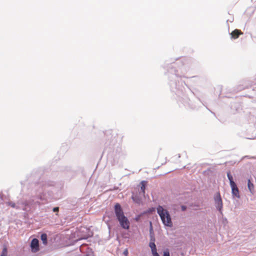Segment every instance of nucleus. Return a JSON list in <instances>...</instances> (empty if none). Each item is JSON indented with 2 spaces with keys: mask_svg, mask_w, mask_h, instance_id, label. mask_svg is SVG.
I'll return each instance as SVG.
<instances>
[{
  "mask_svg": "<svg viewBox=\"0 0 256 256\" xmlns=\"http://www.w3.org/2000/svg\"><path fill=\"white\" fill-rule=\"evenodd\" d=\"M189 62L190 60L186 58H177L175 62H169L166 61L162 66L165 70L164 74L168 78V84L172 96L178 103H182L187 108L198 110L202 104L213 113L200 98L197 99L199 104L196 102H193L185 94L184 86L186 85L181 78H185V74L189 70Z\"/></svg>",
  "mask_w": 256,
  "mask_h": 256,
  "instance_id": "nucleus-1",
  "label": "nucleus"
},
{
  "mask_svg": "<svg viewBox=\"0 0 256 256\" xmlns=\"http://www.w3.org/2000/svg\"><path fill=\"white\" fill-rule=\"evenodd\" d=\"M44 173L42 168L34 170L22 188L23 192L30 197L33 204H40L49 200L59 199L62 196L61 184L44 180Z\"/></svg>",
  "mask_w": 256,
  "mask_h": 256,
  "instance_id": "nucleus-2",
  "label": "nucleus"
},
{
  "mask_svg": "<svg viewBox=\"0 0 256 256\" xmlns=\"http://www.w3.org/2000/svg\"><path fill=\"white\" fill-rule=\"evenodd\" d=\"M106 140L102 155H106L112 165L118 164L125 158V152L122 150L120 144L118 142L116 136L110 134H106Z\"/></svg>",
  "mask_w": 256,
  "mask_h": 256,
  "instance_id": "nucleus-3",
  "label": "nucleus"
},
{
  "mask_svg": "<svg viewBox=\"0 0 256 256\" xmlns=\"http://www.w3.org/2000/svg\"><path fill=\"white\" fill-rule=\"evenodd\" d=\"M156 208L157 213L160 217L162 224L165 226L172 228L173 226V223L169 211L166 209L164 208L163 206L160 204Z\"/></svg>",
  "mask_w": 256,
  "mask_h": 256,
  "instance_id": "nucleus-4",
  "label": "nucleus"
},
{
  "mask_svg": "<svg viewBox=\"0 0 256 256\" xmlns=\"http://www.w3.org/2000/svg\"><path fill=\"white\" fill-rule=\"evenodd\" d=\"M214 206L220 216H223V202L220 192H216L214 196Z\"/></svg>",
  "mask_w": 256,
  "mask_h": 256,
  "instance_id": "nucleus-5",
  "label": "nucleus"
},
{
  "mask_svg": "<svg viewBox=\"0 0 256 256\" xmlns=\"http://www.w3.org/2000/svg\"><path fill=\"white\" fill-rule=\"evenodd\" d=\"M7 204L11 206L12 208H15L16 210H22L24 211H28L30 208V205L34 204L32 200H30V202L26 201L23 202L22 206L19 204H16V203L12 201L8 202Z\"/></svg>",
  "mask_w": 256,
  "mask_h": 256,
  "instance_id": "nucleus-6",
  "label": "nucleus"
},
{
  "mask_svg": "<svg viewBox=\"0 0 256 256\" xmlns=\"http://www.w3.org/2000/svg\"><path fill=\"white\" fill-rule=\"evenodd\" d=\"M252 87L253 88H256V80H246V81L244 84H240L236 87H234L232 90V92H237L245 88H248Z\"/></svg>",
  "mask_w": 256,
  "mask_h": 256,
  "instance_id": "nucleus-7",
  "label": "nucleus"
},
{
  "mask_svg": "<svg viewBox=\"0 0 256 256\" xmlns=\"http://www.w3.org/2000/svg\"><path fill=\"white\" fill-rule=\"evenodd\" d=\"M58 170L70 174L71 176H74L77 174L78 171H80L82 172L84 168L80 167L78 169L75 170L70 166L62 165L59 167Z\"/></svg>",
  "mask_w": 256,
  "mask_h": 256,
  "instance_id": "nucleus-8",
  "label": "nucleus"
},
{
  "mask_svg": "<svg viewBox=\"0 0 256 256\" xmlns=\"http://www.w3.org/2000/svg\"><path fill=\"white\" fill-rule=\"evenodd\" d=\"M116 220L118 222L120 226L124 230H129L130 228V222L128 218L124 216L119 218Z\"/></svg>",
  "mask_w": 256,
  "mask_h": 256,
  "instance_id": "nucleus-9",
  "label": "nucleus"
},
{
  "mask_svg": "<svg viewBox=\"0 0 256 256\" xmlns=\"http://www.w3.org/2000/svg\"><path fill=\"white\" fill-rule=\"evenodd\" d=\"M114 212L116 219L124 216V210L120 203L116 202L114 206Z\"/></svg>",
  "mask_w": 256,
  "mask_h": 256,
  "instance_id": "nucleus-10",
  "label": "nucleus"
},
{
  "mask_svg": "<svg viewBox=\"0 0 256 256\" xmlns=\"http://www.w3.org/2000/svg\"><path fill=\"white\" fill-rule=\"evenodd\" d=\"M30 247L32 252H38L40 250L38 240L36 238H33L30 242Z\"/></svg>",
  "mask_w": 256,
  "mask_h": 256,
  "instance_id": "nucleus-11",
  "label": "nucleus"
},
{
  "mask_svg": "<svg viewBox=\"0 0 256 256\" xmlns=\"http://www.w3.org/2000/svg\"><path fill=\"white\" fill-rule=\"evenodd\" d=\"M230 112L234 114L242 109L240 103L238 102H232L230 105Z\"/></svg>",
  "mask_w": 256,
  "mask_h": 256,
  "instance_id": "nucleus-12",
  "label": "nucleus"
},
{
  "mask_svg": "<svg viewBox=\"0 0 256 256\" xmlns=\"http://www.w3.org/2000/svg\"><path fill=\"white\" fill-rule=\"evenodd\" d=\"M230 186L232 190V198H240V191L236 184H234V186Z\"/></svg>",
  "mask_w": 256,
  "mask_h": 256,
  "instance_id": "nucleus-13",
  "label": "nucleus"
},
{
  "mask_svg": "<svg viewBox=\"0 0 256 256\" xmlns=\"http://www.w3.org/2000/svg\"><path fill=\"white\" fill-rule=\"evenodd\" d=\"M140 195L141 194H140V193L134 194L132 192L131 198L134 203L140 205L142 203V200Z\"/></svg>",
  "mask_w": 256,
  "mask_h": 256,
  "instance_id": "nucleus-14",
  "label": "nucleus"
},
{
  "mask_svg": "<svg viewBox=\"0 0 256 256\" xmlns=\"http://www.w3.org/2000/svg\"><path fill=\"white\" fill-rule=\"evenodd\" d=\"M229 34L230 36L231 39L236 40L237 39L240 34H242V33L240 32V30L238 29H235L231 32H230Z\"/></svg>",
  "mask_w": 256,
  "mask_h": 256,
  "instance_id": "nucleus-15",
  "label": "nucleus"
},
{
  "mask_svg": "<svg viewBox=\"0 0 256 256\" xmlns=\"http://www.w3.org/2000/svg\"><path fill=\"white\" fill-rule=\"evenodd\" d=\"M147 186V181L142 180L140 183V190L139 193L143 196L146 194V188Z\"/></svg>",
  "mask_w": 256,
  "mask_h": 256,
  "instance_id": "nucleus-16",
  "label": "nucleus"
},
{
  "mask_svg": "<svg viewBox=\"0 0 256 256\" xmlns=\"http://www.w3.org/2000/svg\"><path fill=\"white\" fill-rule=\"evenodd\" d=\"M247 186H248V189L250 192L251 194H254V184L252 182V180L250 178H248V180Z\"/></svg>",
  "mask_w": 256,
  "mask_h": 256,
  "instance_id": "nucleus-17",
  "label": "nucleus"
},
{
  "mask_svg": "<svg viewBox=\"0 0 256 256\" xmlns=\"http://www.w3.org/2000/svg\"><path fill=\"white\" fill-rule=\"evenodd\" d=\"M226 176L229 180L230 186H234V184H236V182H234L233 176L232 174L230 171L229 170L226 172Z\"/></svg>",
  "mask_w": 256,
  "mask_h": 256,
  "instance_id": "nucleus-18",
  "label": "nucleus"
},
{
  "mask_svg": "<svg viewBox=\"0 0 256 256\" xmlns=\"http://www.w3.org/2000/svg\"><path fill=\"white\" fill-rule=\"evenodd\" d=\"M40 238L42 242V243L44 245L46 246L48 244V236H47L46 234L44 233V232L41 234Z\"/></svg>",
  "mask_w": 256,
  "mask_h": 256,
  "instance_id": "nucleus-19",
  "label": "nucleus"
},
{
  "mask_svg": "<svg viewBox=\"0 0 256 256\" xmlns=\"http://www.w3.org/2000/svg\"><path fill=\"white\" fill-rule=\"evenodd\" d=\"M148 246L150 248L152 254L157 252L156 246L155 244V242H149Z\"/></svg>",
  "mask_w": 256,
  "mask_h": 256,
  "instance_id": "nucleus-20",
  "label": "nucleus"
},
{
  "mask_svg": "<svg viewBox=\"0 0 256 256\" xmlns=\"http://www.w3.org/2000/svg\"><path fill=\"white\" fill-rule=\"evenodd\" d=\"M0 256H8V246L6 244L2 245V249Z\"/></svg>",
  "mask_w": 256,
  "mask_h": 256,
  "instance_id": "nucleus-21",
  "label": "nucleus"
},
{
  "mask_svg": "<svg viewBox=\"0 0 256 256\" xmlns=\"http://www.w3.org/2000/svg\"><path fill=\"white\" fill-rule=\"evenodd\" d=\"M155 210V208L150 207L148 208L147 210L142 212V214L146 215H148L150 213H151Z\"/></svg>",
  "mask_w": 256,
  "mask_h": 256,
  "instance_id": "nucleus-22",
  "label": "nucleus"
},
{
  "mask_svg": "<svg viewBox=\"0 0 256 256\" xmlns=\"http://www.w3.org/2000/svg\"><path fill=\"white\" fill-rule=\"evenodd\" d=\"M156 238L154 232H150V242H155Z\"/></svg>",
  "mask_w": 256,
  "mask_h": 256,
  "instance_id": "nucleus-23",
  "label": "nucleus"
},
{
  "mask_svg": "<svg viewBox=\"0 0 256 256\" xmlns=\"http://www.w3.org/2000/svg\"><path fill=\"white\" fill-rule=\"evenodd\" d=\"M162 256H170V250L168 248H164L163 249V254Z\"/></svg>",
  "mask_w": 256,
  "mask_h": 256,
  "instance_id": "nucleus-24",
  "label": "nucleus"
},
{
  "mask_svg": "<svg viewBox=\"0 0 256 256\" xmlns=\"http://www.w3.org/2000/svg\"><path fill=\"white\" fill-rule=\"evenodd\" d=\"M92 236H93V232H89L88 234L84 236L82 239L87 240L90 238H92Z\"/></svg>",
  "mask_w": 256,
  "mask_h": 256,
  "instance_id": "nucleus-25",
  "label": "nucleus"
},
{
  "mask_svg": "<svg viewBox=\"0 0 256 256\" xmlns=\"http://www.w3.org/2000/svg\"><path fill=\"white\" fill-rule=\"evenodd\" d=\"M134 220L136 222H140L142 220V218L140 217V215H139L138 214H136V216H134Z\"/></svg>",
  "mask_w": 256,
  "mask_h": 256,
  "instance_id": "nucleus-26",
  "label": "nucleus"
},
{
  "mask_svg": "<svg viewBox=\"0 0 256 256\" xmlns=\"http://www.w3.org/2000/svg\"><path fill=\"white\" fill-rule=\"evenodd\" d=\"M149 232H154V228L152 225V222H150V228H149Z\"/></svg>",
  "mask_w": 256,
  "mask_h": 256,
  "instance_id": "nucleus-27",
  "label": "nucleus"
},
{
  "mask_svg": "<svg viewBox=\"0 0 256 256\" xmlns=\"http://www.w3.org/2000/svg\"><path fill=\"white\" fill-rule=\"evenodd\" d=\"M58 210H59V208L58 206L54 207L52 208L53 212H56V215H58Z\"/></svg>",
  "mask_w": 256,
  "mask_h": 256,
  "instance_id": "nucleus-28",
  "label": "nucleus"
},
{
  "mask_svg": "<svg viewBox=\"0 0 256 256\" xmlns=\"http://www.w3.org/2000/svg\"><path fill=\"white\" fill-rule=\"evenodd\" d=\"M180 208L182 212H185L187 210V206L185 205L182 204L180 206Z\"/></svg>",
  "mask_w": 256,
  "mask_h": 256,
  "instance_id": "nucleus-29",
  "label": "nucleus"
},
{
  "mask_svg": "<svg viewBox=\"0 0 256 256\" xmlns=\"http://www.w3.org/2000/svg\"><path fill=\"white\" fill-rule=\"evenodd\" d=\"M123 254L124 256H128V250L127 248L125 249L124 252H123Z\"/></svg>",
  "mask_w": 256,
  "mask_h": 256,
  "instance_id": "nucleus-30",
  "label": "nucleus"
},
{
  "mask_svg": "<svg viewBox=\"0 0 256 256\" xmlns=\"http://www.w3.org/2000/svg\"><path fill=\"white\" fill-rule=\"evenodd\" d=\"M152 256H160V254L158 252L152 253Z\"/></svg>",
  "mask_w": 256,
  "mask_h": 256,
  "instance_id": "nucleus-31",
  "label": "nucleus"
},
{
  "mask_svg": "<svg viewBox=\"0 0 256 256\" xmlns=\"http://www.w3.org/2000/svg\"><path fill=\"white\" fill-rule=\"evenodd\" d=\"M138 214L140 215V217L142 218V219L144 216H146V214H142V212Z\"/></svg>",
  "mask_w": 256,
  "mask_h": 256,
  "instance_id": "nucleus-32",
  "label": "nucleus"
},
{
  "mask_svg": "<svg viewBox=\"0 0 256 256\" xmlns=\"http://www.w3.org/2000/svg\"><path fill=\"white\" fill-rule=\"evenodd\" d=\"M233 20H234V18H232V19H230V20H227V22H228V21H229L230 22H233Z\"/></svg>",
  "mask_w": 256,
  "mask_h": 256,
  "instance_id": "nucleus-33",
  "label": "nucleus"
},
{
  "mask_svg": "<svg viewBox=\"0 0 256 256\" xmlns=\"http://www.w3.org/2000/svg\"><path fill=\"white\" fill-rule=\"evenodd\" d=\"M233 20H234V18H232V19H230V20H227V22H228V21H229L230 22H233Z\"/></svg>",
  "mask_w": 256,
  "mask_h": 256,
  "instance_id": "nucleus-34",
  "label": "nucleus"
},
{
  "mask_svg": "<svg viewBox=\"0 0 256 256\" xmlns=\"http://www.w3.org/2000/svg\"><path fill=\"white\" fill-rule=\"evenodd\" d=\"M91 256V255H90V254H86V256Z\"/></svg>",
  "mask_w": 256,
  "mask_h": 256,
  "instance_id": "nucleus-35",
  "label": "nucleus"
},
{
  "mask_svg": "<svg viewBox=\"0 0 256 256\" xmlns=\"http://www.w3.org/2000/svg\"><path fill=\"white\" fill-rule=\"evenodd\" d=\"M126 234V232H124L122 234V236L124 237V235Z\"/></svg>",
  "mask_w": 256,
  "mask_h": 256,
  "instance_id": "nucleus-36",
  "label": "nucleus"
},
{
  "mask_svg": "<svg viewBox=\"0 0 256 256\" xmlns=\"http://www.w3.org/2000/svg\"><path fill=\"white\" fill-rule=\"evenodd\" d=\"M223 220H224L227 221V219H226V218H224Z\"/></svg>",
  "mask_w": 256,
  "mask_h": 256,
  "instance_id": "nucleus-37",
  "label": "nucleus"
},
{
  "mask_svg": "<svg viewBox=\"0 0 256 256\" xmlns=\"http://www.w3.org/2000/svg\"><path fill=\"white\" fill-rule=\"evenodd\" d=\"M178 158H180V154H178Z\"/></svg>",
  "mask_w": 256,
  "mask_h": 256,
  "instance_id": "nucleus-38",
  "label": "nucleus"
},
{
  "mask_svg": "<svg viewBox=\"0 0 256 256\" xmlns=\"http://www.w3.org/2000/svg\"><path fill=\"white\" fill-rule=\"evenodd\" d=\"M248 139H250V140H251V139H253L254 138H248Z\"/></svg>",
  "mask_w": 256,
  "mask_h": 256,
  "instance_id": "nucleus-39",
  "label": "nucleus"
}]
</instances>
